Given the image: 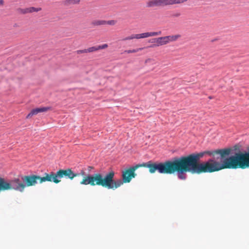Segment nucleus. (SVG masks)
<instances>
[{"label":"nucleus","mask_w":249,"mask_h":249,"mask_svg":"<svg viewBox=\"0 0 249 249\" xmlns=\"http://www.w3.org/2000/svg\"><path fill=\"white\" fill-rule=\"evenodd\" d=\"M192 154L187 156L181 157L183 163L190 165L196 174L213 173L224 169H246L249 167V152L237 153L234 156L224 159L221 162L213 159H209L203 162H199V159L207 152Z\"/></svg>","instance_id":"nucleus-1"},{"label":"nucleus","mask_w":249,"mask_h":249,"mask_svg":"<svg viewBox=\"0 0 249 249\" xmlns=\"http://www.w3.org/2000/svg\"><path fill=\"white\" fill-rule=\"evenodd\" d=\"M139 168V164L126 169L122 172V180H114V172L111 171L107 174L104 177L100 173L94 174L93 175L84 176L80 181L81 185H90L91 186H101L108 189L114 190L120 187L124 183H129L132 178L136 176L135 171Z\"/></svg>","instance_id":"nucleus-2"},{"label":"nucleus","mask_w":249,"mask_h":249,"mask_svg":"<svg viewBox=\"0 0 249 249\" xmlns=\"http://www.w3.org/2000/svg\"><path fill=\"white\" fill-rule=\"evenodd\" d=\"M184 160L181 158H177L173 161L170 160L169 165H171V169L170 172L167 174H172L177 172L178 174V177L181 179H185L186 175L184 173L190 172L192 173H196L190 165L183 163Z\"/></svg>","instance_id":"nucleus-3"},{"label":"nucleus","mask_w":249,"mask_h":249,"mask_svg":"<svg viewBox=\"0 0 249 249\" xmlns=\"http://www.w3.org/2000/svg\"><path fill=\"white\" fill-rule=\"evenodd\" d=\"M48 181L53 182L57 184L61 181V179L63 178H69L71 180L73 179L75 177L78 176V174L74 173L71 169L67 168L66 169H60L56 173L51 172L49 174L47 173Z\"/></svg>","instance_id":"nucleus-4"},{"label":"nucleus","mask_w":249,"mask_h":249,"mask_svg":"<svg viewBox=\"0 0 249 249\" xmlns=\"http://www.w3.org/2000/svg\"><path fill=\"white\" fill-rule=\"evenodd\" d=\"M170 160H167L164 162L159 163H153L151 161L139 164V167H146L149 169L150 173H154L158 171L160 174H167V173L170 172L171 169V165H169Z\"/></svg>","instance_id":"nucleus-5"},{"label":"nucleus","mask_w":249,"mask_h":249,"mask_svg":"<svg viewBox=\"0 0 249 249\" xmlns=\"http://www.w3.org/2000/svg\"><path fill=\"white\" fill-rule=\"evenodd\" d=\"M25 185L18 178L12 180L8 182L4 178H0V193L9 190H15L23 192Z\"/></svg>","instance_id":"nucleus-6"},{"label":"nucleus","mask_w":249,"mask_h":249,"mask_svg":"<svg viewBox=\"0 0 249 249\" xmlns=\"http://www.w3.org/2000/svg\"><path fill=\"white\" fill-rule=\"evenodd\" d=\"M48 179L47 173H45L44 176L43 177L35 175L25 176L22 177V180L25 182V187L34 186L37 183V181L40 183L48 181Z\"/></svg>","instance_id":"nucleus-7"},{"label":"nucleus","mask_w":249,"mask_h":249,"mask_svg":"<svg viewBox=\"0 0 249 249\" xmlns=\"http://www.w3.org/2000/svg\"><path fill=\"white\" fill-rule=\"evenodd\" d=\"M52 107H40L33 108L26 117V119H30L33 116L36 115L39 113L45 112L52 110Z\"/></svg>","instance_id":"nucleus-8"},{"label":"nucleus","mask_w":249,"mask_h":249,"mask_svg":"<svg viewBox=\"0 0 249 249\" xmlns=\"http://www.w3.org/2000/svg\"><path fill=\"white\" fill-rule=\"evenodd\" d=\"M231 150L230 149H222L213 151L212 152H207L208 154L210 155H215L219 154L222 158L225 157L230 154Z\"/></svg>","instance_id":"nucleus-9"},{"label":"nucleus","mask_w":249,"mask_h":249,"mask_svg":"<svg viewBox=\"0 0 249 249\" xmlns=\"http://www.w3.org/2000/svg\"><path fill=\"white\" fill-rule=\"evenodd\" d=\"M159 37L158 38H153L150 39L148 41V42L149 43H151L153 44L148 47H145V48H155L156 47H158L159 46Z\"/></svg>","instance_id":"nucleus-10"},{"label":"nucleus","mask_w":249,"mask_h":249,"mask_svg":"<svg viewBox=\"0 0 249 249\" xmlns=\"http://www.w3.org/2000/svg\"><path fill=\"white\" fill-rule=\"evenodd\" d=\"M159 0H151L146 3V7H159Z\"/></svg>","instance_id":"nucleus-11"},{"label":"nucleus","mask_w":249,"mask_h":249,"mask_svg":"<svg viewBox=\"0 0 249 249\" xmlns=\"http://www.w3.org/2000/svg\"><path fill=\"white\" fill-rule=\"evenodd\" d=\"M80 0H65L63 1L65 6H69L71 4H75L79 3Z\"/></svg>","instance_id":"nucleus-12"},{"label":"nucleus","mask_w":249,"mask_h":249,"mask_svg":"<svg viewBox=\"0 0 249 249\" xmlns=\"http://www.w3.org/2000/svg\"><path fill=\"white\" fill-rule=\"evenodd\" d=\"M167 38H168L165 36L159 37V46L167 44L168 43Z\"/></svg>","instance_id":"nucleus-13"},{"label":"nucleus","mask_w":249,"mask_h":249,"mask_svg":"<svg viewBox=\"0 0 249 249\" xmlns=\"http://www.w3.org/2000/svg\"><path fill=\"white\" fill-rule=\"evenodd\" d=\"M148 37H149V32H146L135 35V37L136 39L144 38Z\"/></svg>","instance_id":"nucleus-14"},{"label":"nucleus","mask_w":249,"mask_h":249,"mask_svg":"<svg viewBox=\"0 0 249 249\" xmlns=\"http://www.w3.org/2000/svg\"><path fill=\"white\" fill-rule=\"evenodd\" d=\"M92 24L94 26L107 24V21L104 20H95L92 22Z\"/></svg>","instance_id":"nucleus-15"},{"label":"nucleus","mask_w":249,"mask_h":249,"mask_svg":"<svg viewBox=\"0 0 249 249\" xmlns=\"http://www.w3.org/2000/svg\"><path fill=\"white\" fill-rule=\"evenodd\" d=\"M165 37L168 38L167 40L169 43L170 41H173L176 40L178 38L180 37V35H176L174 36H165Z\"/></svg>","instance_id":"nucleus-16"},{"label":"nucleus","mask_w":249,"mask_h":249,"mask_svg":"<svg viewBox=\"0 0 249 249\" xmlns=\"http://www.w3.org/2000/svg\"><path fill=\"white\" fill-rule=\"evenodd\" d=\"M17 11L18 12V13L21 14H26L27 13H30L29 7L26 8L24 9L18 8L17 9Z\"/></svg>","instance_id":"nucleus-17"},{"label":"nucleus","mask_w":249,"mask_h":249,"mask_svg":"<svg viewBox=\"0 0 249 249\" xmlns=\"http://www.w3.org/2000/svg\"><path fill=\"white\" fill-rule=\"evenodd\" d=\"M159 7L170 5L169 0H159Z\"/></svg>","instance_id":"nucleus-18"},{"label":"nucleus","mask_w":249,"mask_h":249,"mask_svg":"<svg viewBox=\"0 0 249 249\" xmlns=\"http://www.w3.org/2000/svg\"><path fill=\"white\" fill-rule=\"evenodd\" d=\"M145 48V47H142V48H137L136 49L127 50L124 51V53H137L140 51H142V50L144 49Z\"/></svg>","instance_id":"nucleus-19"},{"label":"nucleus","mask_w":249,"mask_h":249,"mask_svg":"<svg viewBox=\"0 0 249 249\" xmlns=\"http://www.w3.org/2000/svg\"><path fill=\"white\" fill-rule=\"evenodd\" d=\"M187 1V0H169L170 5L179 4Z\"/></svg>","instance_id":"nucleus-20"},{"label":"nucleus","mask_w":249,"mask_h":249,"mask_svg":"<svg viewBox=\"0 0 249 249\" xmlns=\"http://www.w3.org/2000/svg\"><path fill=\"white\" fill-rule=\"evenodd\" d=\"M96 51H98L97 46H93L87 49V53L93 52Z\"/></svg>","instance_id":"nucleus-21"},{"label":"nucleus","mask_w":249,"mask_h":249,"mask_svg":"<svg viewBox=\"0 0 249 249\" xmlns=\"http://www.w3.org/2000/svg\"><path fill=\"white\" fill-rule=\"evenodd\" d=\"M161 32H149V36H159L161 35Z\"/></svg>","instance_id":"nucleus-22"},{"label":"nucleus","mask_w":249,"mask_h":249,"mask_svg":"<svg viewBox=\"0 0 249 249\" xmlns=\"http://www.w3.org/2000/svg\"><path fill=\"white\" fill-rule=\"evenodd\" d=\"M108 45L107 44H104L101 45H98L97 46L98 50L106 49Z\"/></svg>","instance_id":"nucleus-23"},{"label":"nucleus","mask_w":249,"mask_h":249,"mask_svg":"<svg viewBox=\"0 0 249 249\" xmlns=\"http://www.w3.org/2000/svg\"><path fill=\"white\" fill-rule=\"evenodd\" d=\"M116 23V21L114 20H110L108 21H107V24L114 25Z\"/></svg>","instance_id":"nucleus-24"},{"label":"nucleus","mask_w":249,"mask_h":249,"mask_svg":"<svg viewBox=\"0 0 249 249\" xmlns=\"http://www.w3.org/2000/svg\"><path fill=\"white\" fill-rule=\"evenodd\" d=\"M134 38H136L135 37V35H132L131 36H127L125 37L124 40H130Z\"/></svg>","instance_id":"nucleus-25"},{"label":"nucleus","mask_w":249,"mask_h":249,"mask_svg":"<svg viewBox=\"0 0 249 249\" xmlns=\"http://www.w3.org/2000/svg\"><path fill=\"white\" fill-rule=\"evenodd\" d=\"M77 54H81L83 53H87V49L81 50L77 51Z\"/></svg>","instance_id":"nucleus-26"},{"label":"nucleus","mask_w":249,"mask_h":249,"mask_svg":"<svg viewBox=\"0 0 249 249\" xmlns=\"http://www.w3.org/2000/svg\"><path fill=\"white\" fill-rule=\"evenodd\" d=\"M34 12H39L41 10V8H40V7L36 8V7H34Z\"/></svg>","instance_id":"nucleus-27"},{"label":"nucleus","mask_w":249,"mask_h":249,"mask_svg":"<svg viewBox=\"0 0 249 249\" xmlns=\"http://www.w3.org/2000/svg\"><path fill=\"white\" fill-rule=\"evenodd\" d=\"M180 15V14L179 13H177L176 14H173L171 16L174 17H178Z\"/></svg>","instance_id":"nucleus-28"},{"label":"nucleus","mask_w":249,"mask_h":249,"mask_svg":"<svg viewBox=\"0 0 249 249\" xmlns=\"http://www.w3.org/2000/svg\"><path fill=\"white\" fill-rule=\"evenodd\" d=\"M30 9V13H32L33 12H34V7H29Z\"/></svg>","instance_id":"nucleus-29"},{"label":"nucleus","mask_w":249,"mask_h":249,"mask_svg":"<svg viewBox=\"0 0 249 249\" xmlns=\"http://www.w3.org/2000/svg\"><path fill=\"white\" fill-rule=\"evenodd\" d=\"M219 39V38H214V39H212L211 41L212 42H215V41H216L218 40Z\"/></svg>","instance_id":"nucleus-30"},{"label":"nucleus","mask_w":249,"mask_h":249,"mask_svg":"<svg viewBox=\"0 0 249 249\" xmlns=\"http://www.w3.org/2000/svg\"><path fill=\"white\" fill-rule=\"evenodd\" d=\"M85 174V172L84 171L82 170L80 172V175L84 176Z\"/></svg>","instance_id":"nucleus-31"},{"label":"nucleus","mask_w":249,"mask_h":249,"mask_svg":"<svg viewBox=\"0 0 249 249\" xmlns=\"http://www.w3.org/2000/svg\"><path fill=\"white\" fill-rule=\"evenodd\" d=\"M4 4L3 0H0V5H3Z\"/></svg>","instance_id":"nucleus-32"},{"label":"nucleus","mask_w":249,"mask_h":249,"mask_svg":"<svg viewBox=\"0 0 249 249\" xmlns=\"http://www.w3.org/2000/svg\"><path fill=\"white\" fill-rule=\"evenodd\" d=\"M93 168V167L92 166H89L88 168V169L89 171H90Z\"/></svg>","instance_id":"nucleus-33"},{"label":"nucleus","mask_w":249,"mask_h":249,"mask_svg":"<svg viewBox=\"0 0 249 249\" xmlns=\"http://www.w3.org/2000/svg\"><path fill=\"white\" fill-rule=\"evenodd\" d=\"M150 60V59H147L145 60V63H147L148 61Z\"/></svg>","instance_id":"nucleus-34"}]
</instances>
